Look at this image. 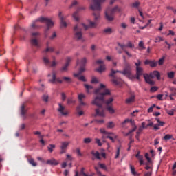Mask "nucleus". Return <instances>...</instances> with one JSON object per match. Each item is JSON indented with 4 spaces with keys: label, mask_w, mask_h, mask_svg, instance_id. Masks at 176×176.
Returning <instances> with one entry per match:
<instances>
[{
    "label": "nucleus",
    "mask_w": 176,
    "mask_h": 176,
    "mask_svg": "<svg viewBox=\"0 0 176 176\" xmlns=\"http://www.w3.org/2000/svg\"><path fill=\"white\" fill-rule=\"evenodd\" d=\"M94 94H96V97L92 100L91 104L92 105H96L98 107L96 109L95 112L96 116H101L102 118H104L105 116V110H104V107L102 105L105 104V105H111L112 102H113V98L112 97L107 99L105 100V96L111 95V91L109 89H107L105 85L100 84L99 88L94 91Z\"/></svg>",
    "instance_id": "obj_1"
},
{
    "label": "nucleus",
    "mask_w": 176,
    "mask_h": 176,
    "mask_svg": "<svg viewBox=\"0 0 176 176\" xmlns=\"http://www.w3.org/2000/svg\"><path fill=\"white\" fill-rule=\"evenodd\" d=\"M118 72L119 74H122V75H124L125 76L129 77V78L131 80H134V79H135V76L131 74V67H130V65L126 64V67L124 69L122 72L111 69V72L109 76H111V78H113L111 80V82L113 83V85H121V83H122L123 82L122 79L116 78V74H118Z\"/></svg>",
    "instance_id": "obj_2"
},
{
    "label": "nucleus",
    "mask_w": 176,
    "mask_h": 176,
    "mask_svg": "<svg viewBox=\"0 0 176 176\" xmlns=\"http://www.w3.org/2000/svg\"><path fill=\"white\" fill-rule=\"evenodd\" d=\"M39 23H46L47 28L45 29V32H47V31H49V30H50V28L54 25V22L51 21L50 19L41 16L36 21L33 22L32 24V28H33V30L41 28V26H39Z\"/></svg>",
    "instance_id": "obj_3"
},
{
    "label": "nucleus",
    "mask_w": 176,
    "mask_h": 176,
    "mask_svg": "<svg viewBox=\"0 0 176 176\" xmlns=\"http://www.w3.org/2000/svg\"><path fill=\"white\" fill-rule=\"evenodd\" d=\"M83 29L85 30H89V26L85 25V23H78L74 27V38L77 41L85 42V38H83V34L82 33V30Z\"/></svg>",
    "instance_id": "obj_4"
},
{
    "label": "nucleus",
    "mask_w": 176,
    "mask_h": 176,
    "mask_svg": "<svg viewBox=\"0 0 176 176\" xmlns=\"http://www.w3.org/2000/svg\"><path fill=\"white\" fill-rule=\"evenodd\" d=\"M91 2L90 8L92 10H101V3H104L106 0H89ZM116 0H111L110 5H113Z\"/></svg>",
    "instance_id": "obj_5"
},
{
    "label": "nucleus",
    "mask_w": 176,
    "mask_h": 176,
    "mask_svg": "<svg viewBox=\"0 0 176 176\" xmlns=\"http://www.w3.org/2000/svg\"><path fill=\"white\" fill-rule=\"evenodd\" d=\"M100 131L101 134H103V135L102 136V140H103V142H105V141L104 140L105 138H109V140H111V141H112V142H115V140L118 138V136L115 133L108 132L104 128H101L100 129Z\"/></svg>",
    "instance_id": "obj_6"
},
{
    "label": "nucleus",
    "mask_w": 176,
    "mask_h": 176,
    "mask_svg": "<svg viewBox=\"0 0 176 176\" xmlns=\"http://www.w3.org/2000/svg\"><path fill=\"white\" fill-rule=\"evenodd\" d=\"M39 35L40 34L38 32H33L32 34L31 44L36 47H41V44H39V42L38 41V37Z\"/></svg>",
    "instance_id": "obj_7"
},
{
    "label": "nucleus",
    "mask_w": 176,
    "mask_h": 176,
    "mask_svg": "<svg viewBox=\"0 0 176 176\" xmlns=\"http://www.w3.org/2000/svg\"><path fill=\"white\" fill-rule=\"evenodd\" d=\"M131 123L132 127H133L129 133H126V136L130 135V134H133L135 130H137V126H135V123L134 122V120L133 119H126L123 122L122 124H126V123Z\"/></svg>",
    "instance_id": "obj_8"
},
{
    "label": "nucleus",
    "mask_w": 176,
    "mask_h": 176,
    "mask_svg": "<svg viewBox=\"0 0 176 176\" xmlns=\"http://www.w3.org/2000/svg\"><path fill=\"white\" fill-rule=\"evenodd\" d=\"M48 76L50 77L49 82L51 83H56L57 82L58 83H63V80L61 79L56 78L55 72H52V74H48Z\"/></svg>",
    "instance_id": "obj_9"
},
{
    "label": "nucleus",
    "mask_w": 176,
    "mask_h": 176,
    "mask_svg": "<svg viewBox=\"0 0 176 176\" xmlns=\"http://www.w3.org/2000/svg\"><path fill=\"white\" fill-rule=\"evenodd\" d=\"M58 108L57 109V111L58 112H59V113H60V115H62V116H67V115L69 113L68 112V110H67V109H65V107L61 104V103H58Z\"/></svg>",
    "instance_id": "obj_10"
},
{
    "label": "nucleus",
    "mask_w": 176,
    "mask_h": 176,
    "mask_svg": "<svg viewBox=\"0 0 176 176\" xmlns=\"http://www.w3.org/2000/svg\"><path fill=\"white\" fill-rule=\"evenodd\" d=\"M86 9L85 7H78L76 12L72 14V17L75 21H79V12H82V10H85Z\"/></svg>",
    "instance_id": "obj_11"
},
{
    "label": "nucleus",
    "mask_w": 176,
    "mask_h": 176,
    "mask_svg": "<svg viewBox=\"0 0 176 176\" xmlns=\"http://www.w3.org/2000/svg\"><path fill=\"white\" fill-rule=\"evenodd\" d=\"M69 142H62L60 143V155H63L64 153H67V148H68V146L69 145Z\"/></svg>",
    "instance_id": "obj_12"
},
{
    "label": "nucleus",
    "mask_w": 176,
    "mask_h": 176,
    "mask_svg": "<svg viewBox=\"0 0 176 176\" xmlns=\"http://www.w3.org/2000/svg\"><path fill=\"white\" fill-rule=\"evenodd\" d=\"M43 61L44 64H45V65H47L48 67H56L57 65L56 60H54L51 64L50 60H49V58L47 56H43Z\"/></svg>",
    "instance_id": "obj_13"
},
{
    "label": "nucleus",
    "mask_w": 176,
    "mask_h": 176,
    "mask_svg": "<svg viewBox=\"0 0 176 176\" xmlns=\"http://www.w3.org/2000/svg\"><path fill=\"white\" fill-rule=\"evenodd\" d=\"M105 17H106V20H107V21H113V20L115 19V16H113V14H112L111 12L109 10V8H108L106 10Z\"/></svg>",
    "instance_id": "obj_14"
},
{
    "label": "nucleus",
    "mask_w": 176,
    "mask_h": 176,
    "mask_svg": "<svg viewBox=\"0 0 176 176\" xmlns=\"http://www.w3.org/2000/svg\"><path fill=\"white\" fill-rule=\"evenodd\" d=\"M58 17L60 20V27L63 28H67V22H65V21H64L65 19V18L64 17V15H63V12H59L58 13Z\"/></svg>",
    "instance_id": "obj_15"
},
{
    "label": "nucleus",
    "mask_w": 176,
    "mask_h": 176,
    "mask_svg": "<svg viewBox=\"0 0 176 176\" xmlns=\"http://www.w3.org/2000/svg\"><path fill=\"white\" fill-rule=\"evenodd\" d=\"M144 78L148 85H151V86H153L155 85V81L152 80L153 78L151 77V75H148V74H144Z\"/></svg>",
    "instance_id": "obj_16"
},
{
    "label": "nucleus",
    "mask_w": 176,
    "mask_h": 176,
    "mask_svg": "<svg viewBox=\"0 0 176 176\" xmlns=\"http://www.w3.org/2000/svg\"><path fill=\"white\" fill-rule=\"evenodd\" d=\"M144 74V69L142 67H136V76H135V79L140 80L141 75Z\"/></svg>",
    "instance_id": "obj_17"
},
{
    "label": "nucleus",
    "mask_w": 176,
    "mask_h": 176,
    "mask_svg": "<svg viewBox=\"0 0 176 176\" xmlns=\"http://www.w3.org/2000/svg\"><path fill=\"white\" fill-rule=\"evenodd\" d=\"M86 63H87V58L84 57L81 58L80 60L78 59L76 61V65H80V67H85Z\"/></svg>",
    "instance_id": "obj_18"
},
{
    "label": "nucleus",
    "mask_w": 176,
    "mask_h": 176,
    "mask_svg": "<svg viewBox=\"0 0 176 176\" xmlns=\"http://www.w3.org/2000/svg\"><path fill=\"white\" fill-rule=\"evenodd\" d=\"M72 60V58L71 57H67L66 58V63L65 65L61 68V71H67L68 69V67L69 66V63Z\"/></svg>",
    "instance_id": "obj_19"
},
{
    "label": "nucleus",
    "mask_w": 176,
    "mask_h": 176,
    "mask_svg": "<svg viewBox=\"0 0 176 176\" xmlns=\"http://www.w3.org/2000/svg\"><path fill=\"white\" fill-rule=\"evenodd\" d=\"M21 116H22V118H23V119H25V113H27V109H25V104H22L21 105Z\"/></svg>",
    "instance_id": "obj_20"
},
{
    "label": "nucleus",
    "mask_w": 176,
    "mask_h": 176,
    "mask_svg": "<svg viewBox=\"0 0 176 176\" xmlns=\"http://www.w3.org/2000/svg\"><path fill=\"white\" fill-rule=\"evenodd\" d=\"M118 45L126 53V54L127 55L128 57H133V55H131V54H130L127 50H126L125 45L120 44V43H118Z\"/></svg>",
    "instance_id": "obj_21"
},
{
    "label": "nucleus",
    "mask_w": 176,
    "mask_h": 176,
    "mask_svg": "<svg viewBox=\"0 0 176 176\" xmlns=\"http://www.w3.org/2000/svg\"><path fill=\"white\" fill-rule=\"evenodd\" d=\"M135 100V95L132 94L129 98H126L125 100L126 104H131L134 102Z\"/></svg>",
    "instance_id": "obj_22"
},
{
    "label": "nucleus",
    "mask_w": 176,
    "mask_h": 176,
    "mask_svg": "<svg viewBox=\"0 0 176 176\" xmlns=\"http://www.w3.org/2000/svg\"><path fill=\"white\" fill-rule=\"evenodd\" d=\"M109 8V11L113 14H115V13H118L119 12H120L121 9L120 8L119 6H116L115 7H113V8Z\"/></svg>",
    "instance_id": "obj_23"
},
{
    "label": "nucleus",
    "mask_w": 176,
    "mask_h": 176,
    "mask_svg": "<svg viewBox=\"0 0 176 176\" xmlns=\"http://www.w3.org/2000/svg\"><path fill=\"white\" fill-rule=\"evenodd\" d=\"M151 78H157V79H160V73L157 71H154L150 74Z\"/></svg>",
    "instance_id": "obj_24"
},
{
    "label": "nucleus",
    "mask_w": 176,
    "mask_h": 176,
    "mask_svg": "<svg viewBox=\"0 0 176 176\" xmlns=\"http://www.w3.org/2000/svg\"><path fill=\"white\" fill-rule=\"evenodd\" d=\"M86 71V68H85V66H80V68L78 70V73H74V76H79L80 75H82L83 72Z\"/></svg>",
    "instance_id": "obj_25"
},
{
    "label": "nucleus",
    "mask_w": 176,
    "mask_h": 176,
    "mask_svg": "<svg viewBox=\"0 0 176 176\" xmlns=\"http://www.w3.org/2000/svg\"><path fill=\"white\" fill-rule=\"evenodd\" d=\"M85 89H87V92L88 94L93 93L94 91V88L91 85H89L87 84L84 85Z\"/></svg>",
    "instance_id": "obj_26"
},
{
    "label": "nucleus",
    "mask_w": 176,
    "mask_h": 176,
    "mask_svg": "<svg viewBox=\"0 0 176 176\" xmlns=\"http://www.w3.org/2000/svg\"><path fill=\"white\" fill-rule=\"evenodd\" d=\"M47 164H50L51 166H57V164H58V161L52 158L47 161Z\"/></svg>",
    "instance_id": "obj_27"
},
{
    "label": "nucleus",
    "mask_w": 176,
    "mask_h": 176,
    "mask_svg": "<svg viewBox=\"0 0 176 176\" xmlns=\"http://www.w3.org/2000/svg\"><path fill=\"white\" fill-rule=\"evenodd\" d=\"M89 25H87V27L91 28H94V27H97V22L96 21H91V20L89 19L88 20Z\"/></svg>",
    "instance_id": "obj_28"
},
{
    "label": "nucleus",
    "mask_w": 176,
    "mask_h": 176,
    "mask_svg": "<svg viewBox=\"0 0 176 176\" xmlns=\"http://www.w3.org/2000/svg\"><path fill=\"white\" fill-rule=\"evenodd\" d=\"M93 15H94V21H96V23L101 19L100 12H94Z\"/></svg>",
    "instance_id": "obj_29"
},
{
    "label": "nucleus",
    "mask_w": 176,
    "mask_h": 176,
    "mask_svg": "<svg viewBox=\"0 0 176 176\" xmlns=\"http://www.w3.org/2000/svg\"><path fill=\"white\" fill-rule=\"evenodd\" d=\"M54 47L47 46V48L43 51V53H53Z\"/></svg>",
    "instance_id": "obj_30"
},
{
    "label": "nucleus",
    "mask_w": 176,
    "mask_h": 176,
    "mask_svg": "<svg viewBox=\"0 0 176 176\" xmlns=\"http://www.w3.org/2000/svg\"><path fill=\"white\" fill-rule=\"evenodd\" d=\"M91 155L96 157V159H98V160H101V157H100V153L98 151H91Z\"/></svg>",
    "instance_id": "obj_31"
},
{
    "label": "nucleus",
    "mask_w": 176,
    "mask_h": 176,
    "mask_svg": "<svg viewBox=\"0 0 176 176\" xmlns=\"http://www.w3.org/2000/svg\"><path fill=\"white\" fill-rule=\"evenodd\" d=\"M130 168H131V173L133 174L134 176H140V174L135 171V168L133 165H130Z\"/></svg>",
    "instance_id": "obj_32"
},
{
    "label": "nucleus",
    "mask_w": 176,
    "mask_h": 176,
    "mask_svg": "<svg viewBox=\"0 0 176 176\" xmlns=\"http://www.w3.org/2000/svg\"><path fill=\"white\" fill-rule=\"evenodd\" d=\"M78 5H79V1H78L77 0H73L69 8L72 9L74 6H78Z\"/></svg>",
    "instance_id": "obj_33"
},
{
    "label": "nucleus",
    "mask_w": 176,
    "mask_h": 176,
    "mask_svg": "<svg viewBox=\"0 0 176 176\" xmlns=\"http://www.w3.org/2000/svg\"><path fill=\"white\" fill-rule=\"evenodd\" d=\"M96 71L100 74L104 72V71H105V65H100L98 69H96Z\"/></svg>",
    "instance_id": "obj_34"
},
{
    "label": "nucleus",
    "mask_w": 176,
    "mask_h": 176,
    "mask_svg": "<svg viewBox=\"0 0 176 176\" xmlns=\"http://www.w3.org/2000/svg\"><path fill=\"white\" fill-rule=\"evenodd\" d=\"M28 163L30 164H31L33 167H36V166H38V164H36V162H35V160H34V159L30 158L28 160Z\"/></svg>",
    "instance_id": "obj_35"
},
{
    "label": "nucleus",
    "mask_w": 176,
    "mask_h": 176,
    "mask_svg": "<svg viewBox=\"0 0 176 176\" xmlns=\"http://www.w3.org/2000/svg\"><path fill=\"white\" fill-rule=\"evenodd\" d=\"M104 34H107L108 35L112 34V32H113V31L112 30L111 28H107L104 30Z\"/></svg>",
    "instance_id": "obj_36"
},
{
    "label": "nucleus",
    "mask_w": 176,
    "mask_h": 176,
    "mask_svg": "<svg viewBox=\"0 0 176 176\" xmlns=\"http://www.w3.org/2000/svg\"><path fill=\"white\" fill-rule=\"evenodd\" d=\"M107 110L108 111V112L109 113H111V115L115 113V109H113V108L112 107V106H109L107 107Z\"/></svg>",
    "instance_id": "obj_37"
},
{
    "label": "nucleus",
    "mask_w": 176,
    "mask_h": 176,
    "mask_svg": "<svg viewBox=\"0 0 176 176\" xmlns=\"http://www.w3.org/2000/svg\"><path fill=\"white\" fill-rule=\"evenodd\" d=\"M75 78H78V80H81V82H86V78L85 76H82L81 74L78 76H75Z\"/></svg>",
    "instance_id": "obj_38"
},
{
    "label": "nucleus",
    "mask_w": 176,
    "mask_h": 176,
    "mask_svg": "<svg viewBox=\"0 0 176 176\" xmlns=\"http://www.w3.org/2000/svg\"><path fill=\"white\" fill-rule=\"evenodd\" d=\"M107 129H113L115 127V123L113 122H109L107 124Z\"/></svg>",
    "instance_id": "obj_39"
},
{
    "label": "nucleus",
    "mask_w": 176,
    "mask_h": 176,
    "mask_svg": "<svg viewBox=\"0 0 176 176\" xmlns=\"http://www.w3.org/2000/svg\"><path fill=\"white\" fill-rule=\"evenodd\" d=\"M54 148H56V145L50 144V146L47 147V149H48L49 152H50V153H52V152H53V150L54 149Z\"/></svg>",
    "instance_id": "obj_40"
},
{
    "label": "nucleus",
    "mask_w": 176,
    "mask_h": 176,
    "mask_svg": "<svg viewBox=\"0 0 176 176\" xmlns=\"http://www.w3.org/2000/svg\"><path fill=\"white\" fill-rule=\"evenodd\" d=\"M155 120L157 122L158 125L161 126L162 127H163V126H164V124H166L164 122L160 121V119L158 118H156Z\"/></svg>",
    "instance_id": "obj_41"
},
{
    "label": "nucleus",
    "mask_w": 176,
    "mask_h": 176,
    "mask_svg": "<svg viewBox=\"0 0 176 176\" xmlns=\"http://www.w3.org/2000/svg\"><path fill=\"white\" fill-rule=\"evenodd\" d=\"M138 46L140 47V50H145V46L144 45V41L139 42Z\"/></svg>",
    "instance_id": "obj_42"
},
{
    "label": "nucleus",
    "mask_w": 176,
    "mask_h": 176,
    "mask_svg": "<svg viewBox=\"0 0 176 176\" xmlns=\"http://www.w3.org/2000/svg\"><path fill=\"white\" fill-rule=\"evenodd\" d=\"M85 98H86V96L83 94H80L78 95V100L79 101H83V100H85Z\"/></svg>",
    "instance_id": "obj_43"
},
{
    "label": "nucleus",
    "mask_w": 176,
    "mask_h": 176,
    "mask_svg": "<svg viewBox=\"0 0 176 176\" xmlns=\"http://www.w3.org/2000/svg\"><path fill=\"white\" fill-rule=\"evenodd\" d=\"M96 144H97L98 146H102V143L101 142V140L98 138L95 139Z\"/></svg>",
    "instance_id": "obj_44"
},
{
    "label": "nucleus",
    "mask_w": 176,
    "mask_h": 176,
    "mask_svg": "<svg viewBox=\"0 0 176 176\" xmlns=\"http://www.w3.org/2000/svg\"><path fill=\"white\" fill-rule=\"evenodd\" d=\"M175 74V73L174 72H168V78H169V79H173V78H174Z\"/></svg>",
    "instance_id": "obj_45"
},
{
    "label": "nucleus",
    "mask_w": 176,
    "mask_h": 176,
    "mask_svg": "<svg viewBox=\"0 0 176 176\" xmlns=\"http://www.w3.org/2000/svg\"><path fill=\"white\" fill-rule=\"evenodd\" d=\"M157 62L155 60H151V62L150 63V67L153 68L154 67H157Z\"/></svg>",
    "instance_id": "obj_46"
},
{
    "label": "nucleus",
    "mask_w": 176,
    "mask_h": 176,
    "mask_svg": "<svg viewBox=\"0 0 176 176\" xmlns=\"http://www.w3.org/2000/svg\"><path fill=\"white\" fill-rule=\"evenodd\" d=\"M162 41H164V39L162 38V37H161V36H157V37H155V43H157V42H162Z\"/></svg>",
    "instance_id": "obj_47"
},
{
    "label": "nucleus",
    "mask_w": 176,
    "mask_h": 176,
    "mask_svg": "<svg viewBox=\"0 0 176 176\" xmlns=\"http://www.w3.org/2000/svg\"><path fill=\"white\" fill-rule=\"evenodd\" d=\"M171 138H173V136L170 134H167L166 135L164 138L163 140H165V141H167L168 140H171Z\"/></svg>",
    "instance_id": "obj_48"
},
{
    "label": "nucleus",
    "mask_w": 176,
    "mask_h": 176,
    "mask_svg": "<svg viewBox=\"0 0 176 176\" xmlns=\"http://www.w3.org/2000/svg\"><path fill=\"white\" fill-rule=\"evenodd\" d=\"M125 47H130V49H133L134 47V43H131V41L128 42L127 45H125Z\"/></svg>",
    "instance_id": "obj_49"
},
{
    "label": "nucleus",
    "mask_w": 176,
    "mask_h": 176,
    "mask_svg": "<svg viewBox=\"0 0 176 176\" xmlns=\"http://www.w3.org/2000/svg\"><path fill=\"white\" fill-rule=\"evenodd\" d=\"M145 157H146L148 163H152V160L151 159V157H149V154L148 153H146L145 154Z\"/></svg>",
    "instance_id": "obj_50"
},
{
    "label": "nucleus",
    "mask_w": 176,
    "mask_h": 176,
    "mask_svg": "<svg viewBox=\"0 0 176 176\" xmlns=\"http://www.w3.org/2000/svg\"><path fill=\"white\" fill-rule=\"evenodd\" d=\"M119 155H120V147L117 148L115 159H118L119 157Z\"/></svg>",
    "instance_id": "obj_51"
},
{
    "label": "nucleus",
    "mask_w": 176,
    "mask_h": 176,
    "mask_svg": "<svg viewBox=\"0 0 176 176\" xmlns=\"http://www.w3.org/2000/svg\"><path fill=\"white\" fill-rule=\"evenodd\" d=\"M175 110L174 109H171V110H166V113H168V115H170V116H174V111Z\"/></svg>",
    "instance_id": "obj_52"
},
{
    "label": "nucleus",
    "mask_w": 176,
    "mask_h": 176,
    "mask_svg": "<svg viewBox=\"0 0 176 176\" xmlns=\"http://www.w3.org/2000/svg\"><path fill=\"white\" fill-rule=\"evenodd\" d=\"M91 142V139L89 138H87L84 139V144H90Z\"/></svg>",
    "instance_id": "obj_53"
},
{
    "label": "nucleus",
    "mask_w": 176,
    "mask_h": 176,
    "mask_svg": "<svg viewBox=\"0 0 176 176\" xmlns=\"http://www.w3.org/2000/svg\"><path fill=\"white\" fill-rule=\"evenodd\" d=\"M43 101H45V102H47V101H49V96L43 95Z\"/></svg>",
    "instance_id": "obj_54"
},
{
    "label": "nucleus",
    "mask_w": 176,
    "mask_h": 176,
    "mask_svg": "<svg viewBox=\"0 0 176 176\" xmlns=\"http://www.w3.org/2000/svg\"><path fill=\"white\" fill-rule=\"evenodd\" d=\"M63 80H65V82H67V83H71V78L69 77H63Z\"/></svg>",
    "instance_id": "obj_55"
},
{
    "label": "nucleus",
    "mask_w": 176,
    "mask_h": 176,
    "mask_svg": "<svg viewBox=\"0 0 176 176\" xmlns=\"http://www.w3.org/2000/svg\"><path fill=\"white\" fill-rule=\"evenodd\" d=\"M74 102H75V100L72 99V98L67 99V104H74Z\"/></svg>",
    "instance_id": "obj_56"
},
{
    "label": "nucleus",
    "mask_w": 176,
    "mask_h": 176,
    "mask_svg": "<svg viewBox=\"0 0 176 176\" xmlns=\"http://www.w3.org/2000/svg\"><path fill=\"white\" fill-rule=\"evenodd\" d=\"M157 87H152L150 89L151 93H155V91H157Z\"/></svg>",
    "instance_id": "obj_57"
},
{
    "label": "nucleus",
    "mask_w": 176,
    "mask_h": 176,
    "mask_svg": "<svg viewBox=\"0 0 176 176\" xmlns=\"http://www.w3.org/2000/svg\"><path fill=\"white\" fill-rule=\"evenodd\" d=\"M163 63H164V57H162L158 60L159 65H163Z\"/></svg>",
    "instance_id": "obj_58"
},
{
    "label": "nucleus",
    "mask_w": 176,
    "mask_h": 176,
    "mask_svg": "<svg viewBox=\"0 0 176 176\" xmlns=\"http://www.w3.org/2000/svg\"><path fill=\"white\" fill-rule=\"evenodd\" d=\"M91 83H98V80L96 77H92Z\"/></svg>",
    "instance_id": "obj_59"
},
{
    "label": "nucleus",
    "mask_w": 176,
    "mask_h": 176,
    "mask_svg": "<svg viewBox=\"0 0 176 176\" xmlns=\"http://www.w3.org/2000/svg\"><path fill=\"white\" fill-rule=\"evenodd\" d=\"M34 134L35 135H38L39 138H43V135H42L41 134V132H39V131H35V132H34Z\"/></svg>",
    "instance_id": "obj_60"
},
{
    "label": "nucleus",
    "mask_w": 176,
    "mask_h": 176,
    "mask_svg": "<svg viewBox=\"0 0 176 176\" xmlns=\"http://www.w3.org/2000/svg\"><path fill=\"white\" fill-rule=\"evenodd\" d=\"M133 8H138L140 6V2L136 1L132 4Z\"/></svg>",
    "instance_id": "obj_61"
},
{
    "label": "nucleus",
    "mask_w": 176,
    "mask_h": 176,
    "mask_svg": "<svg viewBox=\"0 0 176 176\" xmlns=\"http://www.w3.org/2000/svg\"><path fill=\"white\" fill-rule=\"evenodd\" d=\"M120 27L123 28V30H126L127 28L128 25L125 23H122L120 24Z\"/></svg>",
    "instance_id": "obj_62"
},
{
    "label": "nucleus",
    "mask_w": 176,
    "mask_h": 176,
    "mask_svg": "<svg viewBox=\"0 0 176 176\" xmlns=\"http://www.w3.org/2000/svg\"><path fill=\"white\" fill-rule=\"evenodd\" d=\"M99 166L100 168H102L103 170H107V166H105L104 164H99Z\"/></svg>",
    "instance_id": "obj_63"
},
{
    "label": "nucleus",
    "mask_w": 176,
    "mask_h": 176,
    "mask_svg": "<svg viewBox=\"0 0 176 176\" xmlns=\"http://www.w3.org/2000/svg\"><path fill=\"white\" fill-rule=\"evenodd\" d=\"M144 176H152V171L145 172Z\"/></svg>",
    "instance_id": "obj_64"
}]
</instances>
